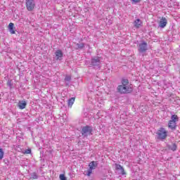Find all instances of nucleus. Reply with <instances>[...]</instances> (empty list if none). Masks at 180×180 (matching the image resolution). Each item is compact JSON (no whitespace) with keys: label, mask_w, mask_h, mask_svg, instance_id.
Instances as JSON below:
<instances>
[{"label":"nucleus","mask_w":180,"mask_h":180,"mask_svg":"<svg viewBox=\"0 0 180 180\" xmlns=\"http://www.w3.org/2000/svg\"><path fill=\"white\" fill-rule=\"evenodd\" d=\"M117 91L118 94L126 95L127 94H131L133 92V87L131 86H122L118 85L117 87Z\"/></svg>","instance_id":"f257e3e1"},{"label":"nucleus","mask_w":180,"mask_h":180,"mask_svg":"<svg viewBox=\"0 0 180 180\" xmlns=\"http://www.w3.org/2000/svg\"><path fill=\"white\" fill-rule=\"evenodd\" d=\"M157 139L160 141H164L167 137H168V131L165 130V128L160 127V129L156 132Z\"/></svg>","instance_id":"f03ea898"},{"label":"nucleus","mask_w":180,"mask_h":180,"mask_svg":"<svg viewBox=\"0 0 180 180\" xmlns=\"http://www.w3.org/2000/svg\"><path fill=\"white\" fill-rule=\"evenodd\" d=\"M92 131H94V129L92 127L86 125L85 127H83L82 129V136L83 137H86L87 136L92 135Z\"/></svg>","instance_id":"7ed1b4c3"},{"label":"nucleus","mask_w":180,"mask_h":180,"mask_svg":"<svg viewBox=\"0 0 180 180\" xmlns=\"http://www.w3.org/2000/svg\"><path fill=\"white\" fill-rule=\"evenodd\" d=\"M148 50V45L145 41H141L138 45V51L140 54H144Z\"/></svg>","instance_id":"20e7f679"},{"label":"nucleus","mask_w":180,"mask_h":180,"mask_svg":"<svg viewBox=\"0 0 180 180\" xmlns=\"http://www.w3.org/2000/svg\"><path fill=\"white\" fill-rule=\"evenodd\" d=\"M91 65H92L94 68H101V58L98 56H94V58H91Z\"/></svg>","instance_id":"39448f33"},{"label":"nucleus","mask_w":180,"mask_h":180,"mask_svg":"<svg viewBox=\"0 0 180 180\" xmlns=\"http://www.w3.org/2000/svg\"><path fill=\"white\" fill-rule=\"evenodd\" d=\"M98 164H99V162L98 161H91L89 164V169L87 170V173L86 175L87 176H91V174H92V170L96 169Z\"/></svg>","instance_id":"423d86ee"},{"label":"nucleus","mask_w":180,"mask_h":180,"mask_svg":"<svg viewBox=\"0 0 180 180\" xmlns=\"http://www.w3.org/2000/svg\"><path fill=\"white\" fill-rule=\"evenodd\" d=\"M25 1L27 11H28V12H32V11H34V8H36V2H34V0H25Z\"/></svg>","instance_id":"0eeeda50"},{"label":"nucleus","mask_w":180,"mask_h":180,"mask_svg":"<svg viewBox=\"0 0 180 180\" xmlns=\"http://www.w3.org/2000/svg\"><path fill=\"white\" fill-rule=\"evenodd\" d=\"M167 148L168 150H171V151H176L178 149V145H176V143L172 142V145L167 144Z\"/></svg>","instance_id":"6e6552de"},{"label":"nucleus","mask_w":180,"mask_h":180,"mask_svg":"<svg viewBox=\"0 0 180 180\" xmlns=\"http://www.w3.org/2000/svg\"><path fill=\"white\" fill-rule=\"evenodd\" d=\"M167 23H168L167 18L162 17L159 22V26L162 29H164V27H165V26H167Z\"/></svg>","instance_id":"1a4fd4ad"},{"label":"nucleus","mask_w":180,"mask_h":180,"mask_svg":"<svg viewBox=\"0 0 180 180\" xmlns=\"http://www.w3.org/2000/svg\"><path fill=\"white\" fill-rule=\"evenodd\" d=\"M176 122L170 120L169 121L168 127L169 129H171V130H176Z\"/></svg>","instance_id":"9d476101"},{"label":"nucleus","mask_w":180,"mask_h":180,"mask_svg":"<svg viewBox=\"0 0 180 180\" xmlns=\"http://www.w3.org/2000/svg\"><path fill=\"white\" fill-rule=\"evenodd\" d=\"M55 54H56V60H62L63 56L62 50L56 51Z\"/></svg>","instance_id":"9b49d317"},{"label":"nucleus","mask_w":180,"mask_h":180,"mask_svg":"<svg viewBox=\"0 0 180 180\" xmlns=\"http://www.w3.org/2000/svg\"><path fill=\"white\" fill-rule=\"evenodd\" d=\"M117 171H121L122 175H126V172H124V168L119 164H115Z\"/></svg>","instance_id":"f8f14e48"},{"label":"nucleus","mask_w":180,"mask_h":180,"mask_svg":"<svg viewBox=\"0 0 180 180\" xmlns=\"http://www.w3.org/2000/svg\"><path fill=\"white\" fill-rule=\"evenodd\" d=\"M15 24L10 22L8 25V30L11 34H15Z\"/></svg>","instance_id":"ddd939ff"},{"label":"nucleus","mask_w":180,"mask_h":180,"mask_svg":"<svg viewBox=\"0 0 180 180\" xmlns=\"http://www.w3.org/2000/svg\"><path fill=\"white\" fill-rule=\"evenodd\" d=\"M27 105V103H26L25 101H21L18 102V106L19 109H25Z\"/></svg>","instance_id":"4468645a"},{"label":"nucleus","mask_w":180,"mask_h":180,"mask_svg":"<svg viewBox=\"0 0 180 180\" xmlns=\"http://www.w3.org/2000/svg\"><path fill=\"white\" fill-rule=\"evenodd\" d=\"M141 25H143L141 20L138 18L134 21V26L136 27V29H139Z\"/></svg>","instance_id":"2eb2a0df"},{"label":"nucleus","mask_w":180,"mask_h":180,"mask_svg":"<svg viewBox=\"0 0 180 180\" xmlns=\"http://www.w3.org/2000/svg\"><path fill=\"white\" fill-rule=\"evenodd\" d=\"M84 47H85V44L83 43V42L75 44V49L76 50H82V49H84Z\"/></svg>","instance_id":"dca6fc26"},{"label":"nucleus","mask_w":180,"mask_h":180,"mask_svg":"<svg viewBox=\"0 0 180 180\" xmlns=\"http://www.w3.org/2000/svg\"><path fill=\"white\" fill-rule=\"evenodd\" d=\"M170 121L171 122H174L175 123H176V122L179 121V117L176 115H172L171 116V120Z\"/></svg>","instance_id":"f3484780"},{"label":"nucleus","mask_w":180,"mask_h":180,"mask_svg":"<svg viewBox=\"0 0 180 180\" xmlns=\"http://www.w3.org/2000/svg\"><path fill=\"white\" fill-rule=\"evenodd\" d=\"M121 82H122L121 85H122V86H130V85H129V79H122Z\"/></svg>","instance_id":"a211bd4d"},{"label":"nucleus","mask_w":180,"mask_h":180,"mask_svg":"<svg viewBox=\"0 0 180 180\" xmlns=\"http://www.w3.org/2000/svg\"><path fill=\"white\" fill-rule=\"evenodd\" d=\"M68 106H72V105H74V102H75V97H72L71 98H70L68 100Z\"/></svg>","instance_id":"6ab92c4d"},{"label":"nucleus","mask_w":180,"mask_h":180,"mask_svg":"<svg viewBox=\"0 0 180 180\" xmlns=\"http://www.w3.org/2000/svg\"><path fill=\"white\" fill-rule=\"evenodd\" d=\"M37 178H39V176L37 175V173H36V172H34L30 174L31 179H37Z\"/></svg>","instance_id":"aec40b11"},{"label":"nucleus","mask_w":180,"mask_h":180,"mask_svg":"<svg viewBox=\"0 0 180 180\" xmlns=\"http://www.w3.org/2000/svg\"><path fill=\"white\" fill-rule=\"evenodd\" d=\"M5 154V152H4V149L0 148V161L4 158V155Z\"/></svg>","instance_id":"412c9836"},{"label":"nucleus","mask_w":180,"mask_h":180,"mask_svg":"<svg viewBox=\"0 0 180 180\" xmlns=\"http://www.w3.org/2000/svg\"><path fill=\"white\" fill-rule=\"evenodd\" d=\"M7 85L8 86H9V88H12V86H13V84H12V79H8L7 82Z\"/></svg>","instance_id":"4be33fe9"},{"label":"nucleus","mask_w":180,"mask_h":180,"mask_svg":"<svg viewBox=\"0 0 180 180\" xmlns=\"http://www.w3.org/2000/svg\"><path fill=\"white\" fill-rule=\"evenodd\" d=\"M59 178L60 180H67V177L65 176V174H60Z\"/></svg>","instance_id":"5701e85b"},{"label":"nucleus","mask_w":180,"mask_h":180,"mask_svg":"<svg viewBox=\"0 0 180 180\" xmlns=\"http://www.w3.org/2000/svg\"><path fill=\"white\" fill-rule=\"evenodd\" d=\"M65 81L70 82V81H71V76L70 75H66L65 77Z\"/></svg>","instance_id":"b1692460"},{"label":"nucleus","mask_w":180,"mask_h":180,"mask_svg":"<svg viewBox=\"0 0 180 180\" xmlns=\"http://www.w3.org/2000/svg\"><path fill=\"white\" fill-rule=\"evenodd\" d=\"M31 153H32V149L30 148L26 149L24 152V154H31Z\"/></svg>","instance_id":"393cba45"},{"label":"nucleus","mask_w":180,"mask_h":180,"mask_svg":"<svg viewBox=\"0 0 180 180\" xmlns=\"http://www.w3.org/2000/svg\"><path fill=\"white\" fill-rule=\"evenodd\" d=\"M4 162L6 164V165H9V160L8 159H4Z\"/></svg>","instance_id":"a878e982"},{"label":"nucleus","mask_w":180,"mask_h":180,"mask_svg":"<svg viewBox=\"0 0 180 180\" xmlns=\"http://www.w3.org/2000/svg\"><path fill=\"white\" fill-rule=\"evenodd\" d=\"M131 1L132 2V4H139V2H140V0H131Z\"/></svg>","instance_id":"bb28decb"},{"label":"nucleus","mask_w":180,"mask_h":180,"mask_svg":"<svg viewBox=\"0 0 180 180\" xmlns=\"http://www.w3.org/2000/svg\"><path fill=\"white\" fill-rule=\"evenodd\" d=\"M15 150H16L17 151H22V148H20L19 147V146H16V147L15 148Z\"/></svg>","instance_id":"cd10ccee"}]
</instances>
